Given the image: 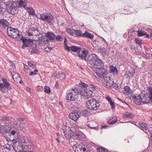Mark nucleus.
<instances>
[{"label":"nucleus","instance_id":"nucleus-5","mask_svg":"<svg viewBox=\"0 0 152 152\" xmlns=\"http://www.w3.org/2000/svg\"><path fill=\"white\" fill-rule=\"evenodd\" d=\"M7 32L8 35L12 38L18 39L20 38V34L17 29L9 27L7 28Z\"/></svg>","mask_w":152,"mask_h":152},{"label":"nucleus","instance_id":"nucleus-30","mask_svg":"<svg viewBox=\"0 0 152 152\" xmlns=\"http://www.w3.org/2000/svg\"><path fill=\"white\" fill-rule=\"evenodd\" d=\"M0 23L3 26L5 27L8 26V23L6 20L0 19Z\"/></svg>","mask_w":152,"mask_h":152},{"label":"nucleus","instance_id":"nucleus-16","mask_svg":"<svg viewBox=\"0 0 152 152\" xmlns=\"http://www.w3.org/2000/svg\"><path fill=\"white\" fill-rule=\"evenodd\" d=\"M26 0H17V5L18 8H25L26 5Z\"/></svg>","mask_w":152,"mask_h":152},{"label":"nucleus","instance_id":"nucleus-13","mask_svg":"<svg viewBox=\"0 0 152 152\" xmlns=\"http://www.w3.org/2000/svg\"><path fill=\"white\" fill-rule=\"evenodd\" d=\"M79 113V112H73L69 114V118L72 120L76 121L80 117Z\"/></svg>","mask_w":152,"mask_h":152},{"label":"nucleus","instance_id":"nucleus-61","mask_svg":"<svg viewBox=\"0 0 152 152\" xmlns=\"http://www.w3.org/2000/svg\"><path fill=\"white\" fill-rule=\"evenodd\" d=\"M82 152H87V149L85 148H83Z\"/></svg>","mask_w":152,"mask_h":152},{"label":"nucleus","instance_id":"nucleus-23","mask_svg":"<svg viewBox=\"0 0 152 152\" xmlns=\"http://www.w3.org/2000/svg\"><path fill=\"white\" fill-rule=\"evenodd\" d=\"M84 146H82L81 145H78L77 146H73V148L74 149L75 152H82L83 148H84Z\"/></svg>","mask_w":152,"mask_h":152},{"label":"nucleus","instance_id":"nucleus-32","mask_svg":"<svg viewBox=\"0 0 152 152\" xmlns=\"http://www.w3.org/2000/svg\"><path fill=\"white\" fill-rule=\"evenodd\" d=\"M80 114L82 115L86 116L89 115L90 113L87 110H84L81 112Z\"/></svg>","mask_w":152,"mask_h":152},{"label":"nucleus","instance_id":"nucleus-14","mask_svg":"<svg viewBox=\"0 0 152 152\" xmlns=\"http://www.w3.org/2000/svg\"><path fill=\"white\" fill-rule=\"evenodd\" d=\"M53 76L56 78L59 79L61 80L65 79L66 77L65 74L63 73L59 74V73L56 72L54 74Z\"/></svg>","mask_w":152,"mask_h":152},{"label":"nucleus","instance_id":"nucleus-20","mask_svg":"<svg viewBox=\"0 0 152 152\" xmlns=\"http://www.w3.org/2000/svg\"><path fill=\"white\" fill-rule=\"evenodd\" d=\"M23 143L25 144V145H27V147L29 150L31 151L32 148V143L29 141L27 138L25 139Z\"/></svg>","mask_w":152,"mask_h":152},{"label":"nucleus","instance_id":"nucleus-51","mask_svg":"<svg viewBox=\"0 0 152 152\" xmlns=\"http://www.w3.org/2000/svg\"><path fill=\"white\" fill-rule=\"evenodd\" d=\"M64 47L65 49L67 50L68 51H69L71 50V49H70V47L69 48V47H68L66 44V43L65 42V41L64 42Z\"/></svg>","mask_w":152,"mask_h":152},{"label":"nucleus","instance_id":"nucleus-38","mask_svg":"<svg viewBox=\"0 0 152 152\" xmlns=\"http://www.w3.org/2000/svg\"><path fill=\"white\" fill-rule=\"evenodd\" d=\"M98 152H108L106 149L103 147H99L97 149Z\"/></svg>","mask_w":152,"mask_h":152},{"label":"nucleus","instance_id":"nucleus-31","mask_svg":"<svg viewBox=\"0 0 152 152\" xmlns=\"http://www.w3.org/2000/svg\"><path fill=\"white\" fill-rule=\"evenodd\" d=\"M71 50L74 52H79V50L81 49L80 48L74 46H72L70 47Z\"/></svg>","mask_w":152,"mask_h":152},{"label":"nucleus","instance_id":"nucleus-39","mask_svg":"<svg viewBox=\"0 0 152 152\" xmlns=\"http://www.w3.org/2000/svg\"><path fill=\"white\" fill-rule=\"evenodd\" d=\"M44 91L46 93L49 94L51 92L50 88L48 86H45Z\"/></svg>","mask_w":152,"mask_h":152},{"label":"nucleus","instance_id":"nucleus-40","mask_svg":"<svg viewBox=\"0 0 152 152\" xmlns=\"http://www.w3.org/2000/svg\"><path fill=\"white\" fill-rule=\"evenodd\" d=\"M31 50V53H37L38 51V49L35 46L32 47Z\"/></svg>","mask_w":152,"mask_h":152},{"label":"nucleus","instance_id":"nucleus-50","mask_svg":"<svg viewBox=\"0 0 152 152\" xmlns=\"http://www.w3.org/2000/svg\"><path fill=\"white\" fill-rule=\"evenodd\" d=\"M67 127H69L68 126H66L65 125H63V126L62 127V130L63 131V133L68 129Z\"/></svg>","mask_w":152,"mask_h":152},{"label":"nucleus","instance_id":"nucleus-9","mask_svg":"<svg viewBox=\"0 0 152 152\" xmlns=\"http://www.w3.org/2000/svg\"><path fill=\"white\" fill-rule=\"evenodd\" d=\"M95 72V73L99 77L102 78L108 74L106 69L104 68L98 69Z\"/></svg>","mask_w":152,"mask_h":152},{"label":"nucleus","instance_id":"nucleus-33","mask_svg":"<svg viewBox=\"0 0 152 152\" xmlns=\"http://www.w3.org/2000/svg\"><path fill=\"white\" fill-rule=\"evenodd\" d=\"M74 30L70 28H67L66 31L68 34L71 36H73Z\"/></svg>","mask_w":152,"mask_h":152},{"label":"nucleus","instance_id":"nucleus-46","mask_svg":"<svg viewBox=\"0 0 152 152\" xmlns=\"http://www.w3.org/2000/svg\"><path fill=\"white\" fill-rule=\"evenodd\" d=\"M38 72V70L37 69H35L33 72H31L29 73V75L30 76H32L33 75H35L37 74L36 72Z\"/></svg>","mask_w":152,"mask_h":152},{"label":"nucleus","instance_id":"nucleus-52","mask_svg":"<svg viewBox=\"0 0 152 152\" xmlns=\"http://www.w3.org/2000/svg\"><path fill=\"white\" fill-rule=\"evenodd\" d=\"M4 149H6L8 151H10L11 149V148L9 145H5L4 146Z\"/></svg>","mask_w":152,"mask_h":152},{"label":"nucleus","instance_id":"nucleus-37","mask_svg":"<svg viewBox=\"0 0 152 152\" xmlns=\"http://www.w3.org/2000/svg\"><path fill=\"white\" fill-rule=\"evenodd\" d=\"M100 51L101 53L103 55H105L109 53V51H107L105 48H101Z\"/></svg>","mask_w":152,"mask_h":152},{"label":"nucleus","instance_id":"nucleus-62","mask_svg":"<svg viewBox=\"0 0 152 152\" xmlns=\"http://www.w3.org/2000/svg\"><path fill=\"white\" fill-rule=\"evenodd\" d=\"M96 86H93V87L92 88V89H93L92 90H96Z\"/></svg>","mask_w":152,"mask_h":152},{"label":"nucleus","instance_id":"nucleus-57","mask_svg":"<svg viewBox=\"0 0 152 152\" xmlns=\"http://www.w3.org/2000/svg\"><path fill=\"white\" fill-rule=\"evenodd\" d=\"M16 133V132L15 131L13 130L11 132H10V134L12 135H14Z\"/></svg>","mask_w":152,"mask_h":152},{"label":"nucleus","instance_id":"nucleus-3","mask_svg":"<svg viewBox=\"0 0 152 152\" xmlns=\"http://www.w3.org/2000/svg\"><path fill=\"white\" fill-rule=\"evenodd\" d=\"M78 95L79 91L77 89L74 88L70 90L66 97L68 100L75 101L77 100Z\"/></svg>","mask_w":152,"mask_h":152},{"label":"nucleus","instance_id":"nucleus-26","mask_svg":"<svg viewBox=\"0 0 152 152\" xmlns=\"http://www.w3.org/2000/svg\"><path fill=\"white\" fill-rule=\"evenodd\" d=\"M1 128H2V130H3V131H2L5 132H8L10 130V126L9 125H6L2 126H1Z\"/></svg>","mask_w":152,"mask_h":152},{"label":"nucleus","instance_id":"nucleus-27","mask_svg":"<svg viewBox=\"0 0 152 152\" xmlns=\"http://www.w3.org/2000/svg\"><path fill=\"white\" fill-rule=\"evenodd\" d=\"M10 88V86H0V91L2 92H6Z\"/></svg>","mask_w":152,"mask_h":152},{"label":"nucleus","instance_id":"nucleus-2","mask_svg":"<svg viewBox=\"0 0 152 152\" xmlns=\"http://www.w3.org/2000/svg\"><path fill=\"white\" fill-rule=\"evenodd\" d=\"M17 4L13 1H10L8 2L6 5V10L10 14L14 15L17 13L18 9Z\"/></svg>","mask_w":152,"mask_h":152},{"label":"nucleus","instance_id":"nucleus-48","mask_svg":"<svg viewBox=\"0 0 152 152\" xmlns=\"http://www.w3.org/2000/svg\"><path fill=\"white\" fill-rule=\"evenodd\" d=\"M135 41L136 42V43H137V44H138L140 45V44H141V40L137 38L135 39Z\"/></svg>","mask_w":152,"mask_h":152},{"label":"nucleus","instance_id":"nucleus-54","mask_svg":"<svg viewBox=\"0 0 152 152\" xmlns=\"http://www.w3.org/2000/svg\"><path fill=\"white\" fill-rule=\"evenodd\" d=\"M109 87H110V88H115L116 90H118L119 89L118 86H109Z\"/></svg>","mask_w":152,"mask_h":152},{"label":"nucleus","instance_id":"nucleus-1","mask_svg":"<svg viewBox=\"0 0 152 152\" xmlns=\"http://www.w3.org/2000/svg\"><path fill=\"white\" fill-rule=\"evenodd\" d=\"M87 63L88 66L92 68L99 69L103 66L101 60L95 54L89 56Z\"/></svg>","mask_w":152,"mask_h":152},{"label":"nucleus","instance_id":"nucleus-29","mask_svg":"<svg viewBox=\"0 0 152 152\" xmlns=\"http://www.w3.org/2000/svg\"><path fill=\"white\" fill-rule=\"evenodd\" d=\"M117 121V118L115 116L113 117L112 119H110L108 121V123L109 124H113L116 123Z\"/></svg>","mask_w":152,"mask_h":152},{"label":"nucleus","instance_id":"nucleus-7","mask_svg":"<svg viewBox=\"0 0 152 152\" xmlns=\"http://www.w3.org/2000/svg\"><path fill=\"white\" fill-rule=\"evenodd\" d=\"M40 19L42 20L51 24L53 22V17L49 13H42L40 15Z\"/></svg>","mask_w":152,"mask_h":152},{"label":"nucleus","instance_id":"nucleus-34","mask_svg":"<svg viewBox=\"0 0 152 152\" xmlns=\"http://www.w3.org/2000/svg\"><path fill=\"white\" fill-rule=\"evenodd\" d=\"M75 34L77 36H82L83 34L82 31L80 30H74Z\"/></svg>","mask_w":152,"mask_h":152},{"label":"nucleus","instance_id":"nucleus-15","mask_svg":"<svg viewBox=\"0 0 152 152\" xmlns=\"http://www.w3.org/2000/svg\"><path fill=\"white\" fill-rule=\"evenodd\" d=\"M110 78L108 77H105L102 80L103 83L105 86H112L113 85V82L110 79Z\"/></svg>","mask_w":152,"mask_h":152},{"label":"nucleus","instance_id":"nucleus-17","mask_svg":"<svg viewBox=\"0 0 152 152\" xmlns=\"http://www.w3.org/2000/svg\"><path fill=\"white\" fill-rule=\"evenodd\" d=\"M37 32L36 28L32 27L29 28L28 30V36H33L34 35H36Z\"/></svg>","mask_w":152,"mask_h":152},{"label":"nucleus","instance_id":"nucleus-63","mask_svg":"<svg viewBox=\"0 0 152 152\" xmlns=\"http://www.w3.org/2000/svg\"><path fill=\"white\" fill-rule=\"evenodd\" d=\"M102 129H105L107 128V126H102Z\"/></svg>","mask_w":152,"mask_h":152},{"label":"nucleus","instance_id":"nucleus-35","mask_svg":"<svg viewBox=\"0 0 152 152\" xmlns=\"http://www.w3.org/2000/svg\"><path fill=\"white\" fill-rule=\"evenodd\" d=\"M2 81L4 84L0 83V86H5V85H7V86H10V83L6 79H2Z\"/></svg>","mask_w":152,"mask_h":152},{"label":"nucleus","instance_id":"nucleus-11","mask_svg":"<svg viewBox=\"0 0 152 152\" xmlns=\"http://www.w3.org/2000/svg\"><path fill=\"white\" fill-rule=\"evenodd\" d=\"M21 40H22L23 44L22 48H23V47H29L33 43V40L29 39H23L22 37L21 39Z\"/></svg>","mask_w":152,"mask_h":152},{"label":"nucleus","instance_id":"nucleus-41","mask_svg":"<svg viewBox=\"0 0 152 152\" xmlns=\"http://www.w3.org/2000/svg\"><path fill=\"white\" fill-rule=\"evenodd\" d=\"M149 92L150 93L149 98L150 101L152 102V87L151 86H150L149 87Z\"/></svg>","mask_w":152,"mask_h":152},{"label":"nucleus","instance_id":"nucleus-28","mask_svg":"<svg viewBox=\"0 0 152 152\" xmlns=\"http://www.w3.org/2000/svg\"><path fill=\"white\" fill-rule=\"evenodd\" d=\"M110 70L111 73L113 74H117L118 70L116 67L112 66H110Z\"/></svg>","mask_w":152,"mask_h":152},{"label":"nucleus","instance_id":"nucleus-12","mask_svg":"<svg viewBox=\"0 0 152 152\" xmlns=\"http://www.w3.org/2000/svg\"><path fill=\"white\" fill-rule=\"evenodd\" d=\"M12 78L15 82L17 83L19 82L20 83H22L23 82V81L21 80L20 75L14 72L12 74Z\"/></svg>","mask_w":152,"mask_h":152},{"label":"nucleus","instance_id":"nucleus-56","mask_svg":"<svg viewBox=\"0 0 152 152\" xmlns=\"http://www.w3.org/2000/svg\"><path fill=\"white\" fill-rule=\"evenodd\" d=\"M110 103L111 106V107L113 108H114L115 107L114 103L113 102V101H112Z\"/></svg>","mask_w":152,"mask_h":152},{"label":"nucleus","instance_id":"nucleus-24","mask_svg":"<svg viewBox=\"0 0 152 152\" xmlns=\"http://www.w3.org/2000/svg\"><path fill=\"white\" fill-rule=\"evenodd\" d=\"M6 4L5 3L1 2L0 3V12L1 13H3L5 11V8L6 7Z\"/></svg>","mask_w":152,"mask_h":152},{"label":"nucleus","instance_id":"nucleus-10","mask_svg":"<svg viewBox=\"0 0 152 152\" xmlns=\"http://www.w3.org/2000/svg\"><path fill=\"white\" fill-rule=\"evenodd\" d=\"M133 99L134 102L137 105H140L142 102L143 103H147L148 102H145L144 99H142L140 95L137 96H133Z\"/></svg>","mask_w":152,"mask_h":152},{"label":"nucleus","instance_id":"nucleus-55","mask_svg":"<svg viewBox=\"0 0 152 152\" xmlns=\"http://www.w3.org/2000/svg\"><path fill=\"white\" fill-rule=\"evenodd\" d=\"M9 119V117L7 116H4L2 118V119L3 121L8 120Z\"/></svg>","mask_w":152,"mask_h":152},{"label":"nucleus","instance_id":"nucleus-45","mask_svg":"<svg viewBox=\"0 0 152 152\" xmlns=\"http://www.w3.org/2000/svg\"><path fill=\"white\" fill-rule=\"evenodd\" d=\"M29 13L31 15H34L35 14L34 11V9L32 8L28 9Z\"/></svg>","mask_w":152,"mask_h":152},{"label":"nucleus","instance_id":"nucleus-19","mask_svg":"<svg viewBox=\"0 0 152 152\" xmlns=\"http://www.w3.org/2000/svg\"><path fill=\"white\" fill-rule=\"evenodd\" d=\"M123 93L127 95L132 94L133 93V91L128 86H125L124 87Z\"/></svg>","mask_w":152,"mask_h":152},{"label":"nucleus","instance_id":"nucleus-47","mask_svg":"<svg viewBox=\"0 0 152 152\" xmlns=\"http://www.w3.org/2000/svg\"><path fill=\"white\" fill-rule=\"evenodd\" d=\"M56 40L59 41H61L62 40L63 38L60 35H58L56 37Z\"/></svg>","mask_w":152,"mask_h":152},{"label":"nucleus","instance_id":"nucleus-4","mask_svg":"<svg viewBox=\"0 0 152 152\" xmlns=\"http://www.w3.org/2000/svg\"><path fill=\"white\" fill-rule=\"evenodd\" d=\"M88 108L91 110H96L98 109L100 105L99 101L91 98L86 102Z\"/></svg>","mask_w":152,"mask_h":152},{"label":"nucleus","instance_id":"nucleus-6","mask_svg":"<svg viewBox=\"0 0 152 152\" xmlns=\"http://www.w3.org/2000/svg\"><path fill=\"white\" fill-rule=\"evenodd\" d=\"M79 88L80 93L85 98L88 99L91 97L92 94V92L90 90L86 89L88 86H82Z\"/></svg>","mask_w":152,"mask_h":152},{"label":"nucleus","instance_id":"nucleus-25","mask_svg":"<svg viewBox=\"0 0 152 152\" xmlns=\"http://www.w3.org/2000/svg\"><path fill=\"white\" fill-rule=\"evenodd\" d=\"M82 37H86L92 39L94 38V36L93 34H90L87 31H86L83 34Z\"/></svg>","mask_w":152,"mask_h":152},{"label":"nucleus","instance_id":"nucleus-22","mask_svg":"<svg viewBox=\"0 0 152 152\" xmlns=\"http://www.w3.org/2000/svg\"><path fill=\"white\" fill-rule=\"evenodd\" d=\"M124 117L125 118H132L134 117V115L129 112H126L123 113Z\"/></svg>","mask_w":152,"mask_h":152},{"label":"nucleus","instance_id":"nucleus-59","mask_svg":"<svg viewBox=\"0 0 152 152\" xmlns=\"http://www.w3.org/2000/svg\"><path fill=\"white\" fill-rule=\"evenodd\" d=\"M24 118H17V120L18 121H19L20 122L24 121Z\"/></svg>","mask_w":152,"mask_h":152},{"label":"nucleus","instance_id":"nucleus-53","mask_svg":"<svg viewBox=\"0 0 152 152\" xmlns=\"http://www.w3.org/2000/svg\"><path fill=\"white\" fill-rule=\"evenodd\" d=\"M79 84L80 86H87V84H86L85 83L82 82L80 81L79 83Z\"/></svg>","mask_w":152,"mask_h":152},{"label":"nucleus","instance_id":"nucleus-58","mask_svg":"<svg viewBox=\"0 0 152 152\" xmlns=\"http://www.w3.org/2000/svg\"><path fill=\"white\" fill-rule=\"evenodd\" d=\"M106 99L110 102L112 101L111 98L109 96H107L106 97Z\"/></svg>","mask_w":152,"mask_h":152},{"label":"nucleus","instance_id":"nucleus-44","mask_svg":"<svg viewBox=\"0 0 152 152\" xmlns=\"http://www.w3.org/2000/svg\"><path fill=\"white\" fill-rule=\"evenodd\" d=\"M124 76L126 78H129L130 77L132 76V74L129 71H127L126 72Z\"/></svg>","mask_w":152,"mask_h":152},{"label":"nucleus","instance_id":"nucleus-21","mask_svg":"<svg viewBox=\"0 0 152 152\" xmlns=\"http://www.w3.org/2000/svg\"><path fill=\"white\" fill-rule=\"evenodd\" d=\"M46 37L47 39L53 40L55 39V34L52 32H48L46 34Z\"/></svg>","mask_w":152,"mask_h":152},{"label":"nucleus","instance_id":"nucleus-43","mask_svg":"<svg viewBox=\"0 0 152 152\" xmlns=\"http://www.w3.org/2000/svg\"><path fill=\"white\" fill-rule=\"evenodd\" d=\"M138 35L139 36H142L146 34L145 32L144 31L138 30L137 31Z\"/></svg>","mask_w":152,"mask_h":152},{"label":"nucleus","instance_id":"nucleus-42","mask_svg":"<svg viewBox=\"0 0 152 152\" xmlns=\"http://www.w3.org/2000/svg\"><path fill=\"white\" fill-rule=\"evenodd\" d=\"M27 146V145H25V144L23 143V145L22 147L23 151H26V152L30 151L28 148Z\"/></svg>","mask_w":152,"mask_h":152},{"label":"nucleus","instance_id":"nucleus-18","mask_svg":"<svg viewBox=\"0 0 152 152\" xmlns=\"http://www.w3.org/2000/svg\"><path fill=\"white\" fill-rule=\"evenodd\" d=\"M140 126L141 127V129L143 130V131H146L147 130L148 131H149V125H147L146 124L142 123L139 124Z\"/></svg>","mask_w":152,"mask_h":152},{"label":"nucleus","instance_id":"nucleus-60","mask_svg":"<svg viewBox=\"0 0 152 152\" xmlns=\"http://www.w3.org/2000/svg\"><path fill=\"white\" fill-rule=\"evenodd\" d=\"M51 49H50L49 48H45V51L46 52H49L50 51Z\"/></svg>","mask_w":152,"mask_h":152},{"label":"nucleus","instance_id":"nucleus-8","mask_svg":"<svg viewBox=\"0 0 152 152\" xmlns=\"http://www.w3.org/2000/svg\"><path fill=\"white\" fill-rule=\"evenodd\" d=\"M77 54L82 59L87 61H88L89 56L88 55V51L81 49L78 52Z\"/></svg>","mask_w":152,"mask_h":152},{"label":"nucleus","instance_id":"nucleus-49","mask_svg":"<svg viewBox=\"0 0 152 152\" xmlns=\"http://www.w3.org/2000/svg\"><path fill=\"white\" fill-rule=\"evenodd\" d=\"M28 65L30 67H31L34 68L35 67V66L34 65V64L32 61H29L28 62Z\"/></svg>","mask_w":152,"mask_h":152},{"label":"nucleus","instance_id":"nucleus-64","mask_svg":"<svg viewBox=\"0 0 152 152\" xmlns=\"http://www.w3.org/2000/svg\"><path fill=\"white\" fill-rule=\"evenodd\" d=\"M26 90L28 91H30L31 90L30 88L28 87H26Z\"/></svg>","mask_w":152,"mask_h":152},{"label":"nucleus","instance_id":"nucleus-36","mask_svg":"<svg viewBox=\"0 0 152 152\" xmlns=\"http://www.w3.org/2000/svg\"><path fill=\"white\" fill-rule=\"evenodd\" d=\"M68 129L64 132V135L66 137H68V136L71 133V130L69 127H67Z\"/></svg>","mask_w":152,"mask_h":152}]
</instances>
